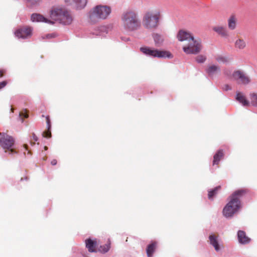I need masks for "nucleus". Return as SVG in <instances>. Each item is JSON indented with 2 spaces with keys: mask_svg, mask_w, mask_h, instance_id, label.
Segmentation results:
<instances>
[{
  "mask_svg": "<svg viewBox=\"0 0 257 257\" xmlns=\"http://www.w3.org/2000/svg\"><path fill=\"white\" fill-rule=\"evenodd\" d=\"M20 116L21 117H24V118H27L28 117L29 115L28 114V111L26 109H25L24 110H22L20 113Z\"/></svg>",
  "mask_w": 257,
  "mask_h": 257,
  "instance_id": "7c9ffc66",
  "label": "nucleus"
},
{
  "mask_svg": "<svg viewBox=\"0 0 257 257\" xmlns=\"http://www.w3.org/2000/svg\"><path fill=\"white\" fill-rule=\"evenodd\" d=\"M45 150H47V147H45Z\"/></svg>",
  "mask_w": 257,
  "mask_h": 257,
  "instance_id": "a18cd8bd",
  "label": "nucleus"
},
{
  "mask_svg": "<svg viewBox=\"0 0 257 257\" xmlns=\"http://www.w3.org/2000/svg\"><path fill=\"white\" fill-rule=\"evenodd\" d=\"M236 19L234 16H231L228 21V26L230 30H234L236 27Z\"/></svg>",
  "mask_w": 257,
  "mask_h": 257,
  "instance_id": "412c9836",
  "label": "nucleus"
},
{
  "mask_svg": "<svg viewBox=\"0 0 257 257\" xmlns=\"http://www.w3.org/2000/svg\"><path fill=\"white\" fill-rule=\"evenodd\" d=\"M46 122H47V127L48 129H51V121L49 118V116H47L46 117Z\"/></svg>",
  "mask_w": 257,
  "mask_h": 257,
  "instance_id": "2f4dec72",
  "label": "nucleus"
},
{
  "mask_svg": "<svg viewBox=\"0 0 257 257\" xmlns=\"http://www.w3.org/2000/svg\"><path fill=\"white\" fill-rule=\"evenodd\" d=\"M43 137L47 138H50L51 137V133L50 129H48L47 128V130H46L45 132L43 133Z\"/></svg>",
  "mask_w": 257,
  "mask_h": 257,
  "instance_id": "c756f323",
  "label": "nucleus"
},
{
  "mask_svg": "<svg viewBox=\"0 0 257 257\" xmlns=\"http://www.w3.org/2000/svg\"><path fill=\"white\" fill-rule=\"evenodd\" d=\"M216 60L219 62V63H227L228 62V60L227 58L222 56H218L216 58Z\"/></svg>",
  "mask_w": 257,
  "mask_h": 257,
  "instance_id": "bb28decb",
  "label": "nucleus"
},
{
  "mask_svg": "<svg viewBox=\"0 0 257 257\" xmlns=\"http://www.w3.org/2000/svg\"><path fill=\"white\" fill-rule=\"evenodd\" d=\"M158 245V242L152 241L147 247L146 252L148 257H152Z\"/></svg>",
  "mask_w": 257,
  "mask_h": 257,
  "instance_id": "2eb2a0df",
  "label": "nucleus"
},
{
  "mask_svg": "<svg viewBox=\"0 0 257 257\" xmlns=\"http://www.w3.org/2000/svg\"><path fill=\"white\" fill-rule=\"evenodd\" d=\"M232 77L238 83L246 84L250 81L248 77L240 70L234 71L232 74Z\"/></svg>",
  "mask_w": 257,
  "mask_h": 257,
  "instance_id": "1a4fd4ad",
  "label": "nucleus"
},
{
  "mask_svg": "<svg viewBox=\"0 0 257 257\" xmlns=\"http://www.w3.org/2000/svg\"><path fill=\"white\" fill-rule=\"evenodd\" d=\"M251 104L257 107V93H251L250 94Z\"/></svg>",
  "mask_w": 257,
  "mask_h": 257,
  "instance_id": "a878e982",
  "label": "nucleus"
},
{
  "mask_svg": "<svg viewBox=\"0 0 257 257\" xmlns=\"http://www.w3.org/2000/svg\"><path fill=\"white\" fill-rule=\"evenodd\" d=\"M85 246L88 249V251L90 252H94L96 251V240H93L90 238L85 240Z\"/></svg>",
  "mask_w": 257,
  "mask_h": 257,
  "instance_id": "4468645a",
  "label": "nucleus"
},
{
  "mask_svg": "<svg viewBox=\"0 0 257 257\" xmlns=\"http://www.w3.org/2000/svg\"><path fill=\"white\" fill-rule=\"evenodd\" d=\"M140 51L146 55L154 57L165 58L169 57L171 55V54L168 52L158 50L148 47H142L140 48Z\"/></svg>",
  "mask_w": 257,
  "mask_h": 257,
  "instance_id": "6e6552de",
  "label": "nucleus"
},
{
  "mask_svg": "<svg viewBox=\"0 0 257 257\" xmlns=\"http://www.w3.org/2000/svg\"><path fill=\"white\" fill-rule=\"evenodd\" d=\"M206 59V57L202 55H200L196 57V60L198 63H203Z\"/></svg>",
  "mask_w": 257,
  "mask_h": 257,
  "instance_id": "c85d7f7f",
  "label": "nucleus"
},
{
  "mask_svg": "<svg viewBox=\"0 0 257 257\" xmlns=\"http://www.w3.org/2000/svg\"><path fill=\"white\" fill-rule=\"evenodd\" d=\"M213 30L222 37L227 38L229 36L228 32L225 27L215 26L213 28Z\"/></svg>",
  "mask_w": 257,
  "mask_h": 257,
  "instance_id": "ddd939ff",
  "label": "nucleus"
},
{
  "mask_svg": "<svg viewBox=\"0 0 257 257\" xmlns=\"http://www.w3.org/2000/svg\"><path fill=\"white\" fill-rule=\"evenodd\" d=\"M236 100L239 101L240 103H241L243 106H248L249 104V103L248 101H247L246 99L245 96L240 92H238L236 94Z\"/></svg>",
  "mask_w": 257,
  "mask_h": 257,
  "instance_id": "6ab92c4d",
  "label": "nucleus"
},
{
  "mask_svg": "<svg viewBox=\"0 0 257 257\" xmlns=\"http://www.w3.org/2000/svg\"><path fill=\"white\" fill-rule=\"evenodd\" d=\"M223 89H225V90H228L230 89L231 88L228 85L226 84L224 85Z\"/></svg>",
  "mask_w": 257,
  "mask_h": 257,
  "instance_id": "79ce46f5",
  "label": "nucleus"
},
{
  "mask_svg": "<svg viewBox=\"0 0 257 257\" xmlns=\"http://www.w3.org/2000/svg\"><path fill=\"white\" fill-rule=\"evenodd\" d=\"M120 21L123 29L127 31L137 30L141 26L138 13L133 10L124 11L121 15Z\"/></svg>",
  "mask_w": 257,
  "mask_h": 257,
  "instance_id": "f257e3e1",
  "label": "nucleus"
},
{
  "mask_svg": "<svg viewBox=\"0 0 257 257\" xmlns=\"http://www.w3.org/2000/svg\"><path fill=\"white\" fill-rule=\"evenodd\" d=\"M28 178L27 177H22L21 179V181L28 180Z\"/></svg>",
  "mask_w": 257,
  "mask_h": 257,
  "instance_id": "c03bdc74",
  "label": "nucleus"
},
{
  "mask_svg": "<svg viewBox=\"0 0 257 257\" xmlns=\"http://www.w3.org/2000/svg\"><path fill=\"white\" fill-rule=\"evenodd\" d=\"M202 49L201 41L199 39L194 38L191 39L186 46L183 48L186 54H196L199 53Z\"/></svg>",
  "mask_w": 257,
  "mask_h": 257,
  "instance_id": "0eeeda50",
  "label": "nucleus"
},
{
  "mask_svg": "<svg viewBox=\"0 0 257 257\" xmlns=\"http://www.w3.org/2000/svg\"><path fill=\"white\" fill-rule=\"evenodd\" d=\"M15 140L12 137L4 133H0V146L5 150V152L9 150V154L17 153L13 148Z\"/></svg>",
  "mask_w": 257,
  "mask_h": 257,
  "instance_id": "423d86ee",
  "label": "nucleus"
},
{
  "mask_svg": "<svg viewBox=\"0 0 257 257\" xmlns=\"http://www.w3.org/2000/svg\"><path fill=\"white\" fill-rule=\"evenodd\" d=\"M111 13V8L107 5H98L93 7L89 13V22L95 24L99 20L106 19Z\"/></svg>",
  "mask_w": 257,
  "mask_h": 257,
  "instance_id": "20e7f679",
  "label": "nucleus"
},
{
  "mask_svg": "<svg viewBox=\"0 0 257 257\" xmlns=\"http://www.w3.org/2000/svg\"><path fill=\"white\" fill-rule=\"evenodd\" d=\"M52 20L64 25H69L72 21V18L69 13L62 8H54L50 12Z\"/></svg>",
  "mask_w": 257,
  "mask_h": 257,
  "instance_id": "39448f33",
  "label": "nucleus"
},
{
  "mask_svg": "<svg viewBox=\"0 0 257 257\" xmlns=\"http://www.w3.org/2000/svg\"><path fill=\"white\" fill-rule=\"evenodd\" d=\"M32 32V30L31 28H22L17 30L15 35L19 38H27L31 36Z\"/></svg>",
  "mask_w": 257,
  "mask_h": 257,
  "instance_id": "9d476101",
  "label": "nucleus"
},
{
  "mask_svg": "<svg viewBox=\"0 0 257 257\" xmlns=\"http://www.w3.org/2000/svg\"><path fill=\"white\" fill-rule=\"evenodd\" d=\"M57 161L56 159H53L51 162V164L52 165H56L57 164Z\"/></svg>",
  "mask_w": 257,
  "mask_h": 257,
  "instance_id": "37998d69",
  "label": "nucleus"
},
{
  "mask_svg": "<svg viewBox=\"0 0 257 257\" xmlns=\"http://www.w3.org/2000/svg\"><path fill=\"white\" fill-rule=\"evenodd\" d=\"M220 186H217L215 187L214 189L210 190L208 192V198L209 199H212L214 195H215L217 192V191L220 190Z\"/></svg>",
  "mask_w": 257,
  "mask_h": 257,
  "instance_id": "b1692460",
  "label": "nucleus"
},
{
  "mask_svg": "<svg viewBox=\"0 0 257 257\" xmlns=\"http://www.w3.org/2000/svg\"><path fill=\"white\" fill-rule=\"evenodd\" d=\"M31 20L33 22H45L51 24H54V22L51 20H48V19L45 18L43 16L38 14H33L31 16Z\"/></svg>",
  "mask_w": 257,
  "mask_h": 257,
  "instance_id": "f8f14e48",
  "label": "nucleus"
},
{
  "mask_svg": "<svg viewBox=\"0 0 257 257\" xmlns=\"http://www.w3.org/2000/svg\"><path fill=\"white\" fill-rule=\"evenodd\" d=\"M5 73V71L4 70H0V78L4 76Z\"/></svg>",
  "mask_w": 257,
  "mask_h": 257,
  "instance_id": "ea45409f",
  "label": "nucleus"
},
{
  "mask_svg": "<svg viewBox=\"0 0 257 257\" xmlns=\"http://www.w3.org/2000/svg\"><path fill=\"white\" fill-rule=\"evenodd\" d=\"M7 81H3L0 82V90L4 88L7 84Z\"/></svg>",
  "mask_w": 257,
  "mask_h": 257,
  "instance_id": "4c0bfd02",
  "label": "nucleus"
},
{
  "mask_svg": "<svg viewBox=\"0 0 257 257\" xmlns=\"http://www.w3.org/2000/svg\"><path fill=\"white\" fill-rule=\"evenodd\" d=\"M224 154L222 150H218L213 157V165H218L220 160L223 158Z\"/></svg>",
  "mask_w": 257,
  "mask_h": 257,
  "instance_id": "a211bd4d",
  "label": "nucleus"
},
{
  "mask_svg": "<svg viewBox=\"0 0 257 257\" xmlns=\"http://www.w3.org/2000/svg\"><path fill=\"white\" fill-rule=\"evenodd\" d=\"M7 81H3L0 82V90L4 88L7 84Z\"/></svg>",
  "mask_w": 257,
  "mask_h": 257,
  "instance_id": "c9c22d12",
  "label": "nucleus"
},
{
  "mask_svg": "<svg viewBox=\"0 0 257 257\" xmlns=\"http://www.w3.org/2000/svg\"><path fill=\"white\" fill-rule=\"evenodd\" d=\"M246 193V190L241 189L233 192L230 196V200L223 210V215L226 217H231L241 206L240 198Z\"/></svg>",
  "mask_w": 257,
  "mask_h": 257,
  "instance_id": "f03ea898",
  "label": "nucleus"
},
{
  "mask_svg": "<svg viewBox=\"0 0 257 257\" xmlns=\"http://www.w3.org/2000/svg\"><path fill=\"white\" fill-rule=\"evenodd\" d=\"M110 241L109 239H108L106 244L100 246L99 250L101 252H106L109 250L110 247Z\"/></svg>",
  "mask_w": 257,
  "mask_h": 257,
  "instance_id": "393cba45",
  "label": "nucleus"
},
{
  "mask_svg": "<svg viewBox=\"0 0 257 257\" xmlns=\"http://www.w3.org/2000/svg\"><path fill=\"white\" fill-rule=\"evenodd\" d=\"M177 38L180 41H186L189 42L191 39L194 38V37L190 32L181 30L178 32Z\"/></svg>",
  "mask_w": 257,
  "mask_h": 257,
  "instance_id": "9b49d317",
  "label": "nucleus"
},
{
  "mask_svg": "<svg viewBox=\"0 0 257 257\" xmlns=\"http://www.w3.org/2000/svg\"><path fill=\"white\" fill-rule=\"evenodd\" d=\"M28 1L32 5H35L38 3H39L41 1V0H28Z\"/></svg>",
  "mask_w": 257,
  "mask_h": 257,
  "instance_id": "58836bf2",
  "label": "nucleus"
},
{
  "mask_svg": "<svg viewBox=\"0 0 257 257\" xmlns=\"http://www.w3.org/2000/svg\"><path fill=\"white\" fill-rule=\"evenodd\" d=\"M218 71H219V67L214 65L209 66L206 70V73L210 76L213 75Z\"/></svg>",
  "mask_w": 257,
  "mask_h": 257,
  "instance_id": "aec40b11",
  "label": "nucleus"
},
{
  "mask_svg": "<svg viewBox=\"0 0 257 257\" xmlns=\"http://www.w3.org/2000/svg\"><path fill=\"white\" fill-rule=\"evenodd\" d=\"M218 237L217 235L213 234L210 235L209 236L210 243L214 247L216 251H218L220 249Z\"/></svg>",
  "mask_w": 257,
  "mask_h": 257,
  "instance_id": "f3484780",
  "label": "nucleus"
},
{
  "mask_svg": "<svg viewBox=\"0 0 257 257\" xmlns=\"http://www.w3.org/2000/svg\"><path fill=\"white\" fill-rule=\"evenodd\" d=\"M153 38L156 44H160L162 42L161 36L158 34H154Z\"/></svg>",
  "mask_w": 257,
  "mask_h": 257,
  "instance_id": "cd10ccee",
  "label": "nucleus"
},
{
  "mask_svg": "<svg viewBox=\"0 0 257 257\" xmlns=\"http://www.w3.org/2000/svg\"><path fill=\"white\" fill-rule=\"evenodd\" d=\"M237 237L239 243L241 244H246L249 242L250 238L248 237L245 232L242 230H239L237 233Z\"/></svg>",
  "mask_w": 257,
  "mask_h": 257,
  "instance_id": "dca6fc26",
  "label": "nucleus"
},
{
  "mask_svg": "<svg viewBox=\"0 0 257 257\" xmlns=\"http://www.w3.org/2000/svg\"><path fill=\"white\" fill-rule=\"evenodd\" d=\"M88 0H81V9L84 8L87 3H88Z\"/></svg>",
  "mask_w": 257,
  "mask_h": 257,
  "instance_id": "72a5a7b5",
  "label": "nucleus"
},
{
  "mask_svg": "<svg viewBox=\"0 0 257 257\" xmlns=\"http://www.w3.org/2000/svg\"><path fill=\"white\" fill-rule=\"evenodd\" d=\"M31 137H32V140L31 141V143L33 144H35V142L38 141V138L34 134H32Z\"/></svg>",
  "mask_w": 257,
  "mask_h": 257,
  "instance_id": "473e14b6",
  "label": "nucleus"
},
{
  "mask_svg": "<svg viewBox=\"0 0 257 257\" xmlns=\"http://www.w3.org/2000/svg\"><path fill=\"white\" fill-rule=\"evenodd\" d=\"M65 2L67 5L78 8L80 4V0H65Z\"/></svg>",
  "mask_w": 257,
  "mask_h": 257,
  "instance_id": "5701e85b",
  "label": "nucleus"
},
{
  "mask_svg": "<svg viewBox=\"0 0 257 257\" xmlns=\"http://www.w3.org/2000/svg\"><path fill=\"white\" fill-rule=\"evenodd\" d=\"M7 81H3L0 82V90L4 88L7 84Z\"/></svg>",
  "mask_w": 257,
  "mask_h": 257,
  "instance_id": "f704fd0d",
  "label": "nucleus"
},
{
  "mask_svg": "<svg viewBox=\"0 0 257 257\" xmlns=\"http://www.w3.org/2000/svg\"><path fill=\"white\" fill-rule=\"evenodd\" d=\"M5 73V71L4 70H0V78L4 76Z\"/></svg>",
  "mask_w": 257,
  "mask_h": 257,
  "instance_id": "a19ab883",
  "label": "nucleus"
},
{
  "mask_svg": "<svg viewBox=\"0 0 257 257\" xmlns=\"http://www.w3.org/2000/svg\"><path fill=\"white\" fill-rule=\"evenodd\" d=\"M161 18V13L158 9H150L147 11L143 17V25L147 29H156Z\"/></svg>",
  "mask_w": 257,
  "mask_h": 257,
  "instance_id": "7ed1b4c3",
  "label": "nucleus"
},
{
  "mask_svg": "<svg viewBox=\"0 0 257 257\" xmlns=\"http://www.w3.org/2000/svg\"><path fill=\"white\" fill-rule=\"evenodd\" d=\"M7 81H3L0 82V90L4 88L7 84Z\"/></svg>",
  "mask_w": 257,
  "mask_h": 257,
  "instance_id": "e433bc0d",
  "label": "nucleus"
},
{
  "mask_svg": "<svg viewBox=\"0 0 257 257\" xmlns=\"http://www.w3.org/2000/svg\"><path fill=\"white\" fill-rule=\"evenodd\" d=\"M246 47L245 42L241 39H238L235 42V47L237 49L241 50Z\"/></svg>",
  "mask_w": 257,
  "mask_h": 257,
  "instance_id": "4be33fe9",
  "label": "nucleus"
}]
</instances>
